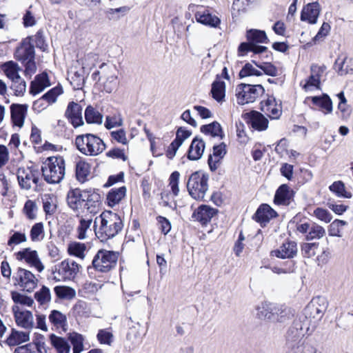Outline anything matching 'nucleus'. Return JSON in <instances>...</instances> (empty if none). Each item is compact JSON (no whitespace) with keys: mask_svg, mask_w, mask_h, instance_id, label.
Wrapping results in <instances>:
<instances>
[{"mask_svg":"<svg viewBox=\"0 0 353 353\" xmlns=\"http://www.w3.org/2000/svg\"><path fill=\"white\" fill-rule=\"evenodd\" d=\"M119 219V215L111 210H104L99 216L96 217L93 228L96 236L102 232L108 225L110 221Z\"/></svg>","mask_w":353,"mask_h":353,"instance_id":"nucleus-25","label":"nucleus"},{"mask_svg":"<svg viewBox=\"0 0 353 353\" xmlns=\"http://www.w3.org/2000/svg\"><path fill=\"white\" fill-rule=\"evenodd\" d=\"M84 117L86 123L88 124H101L103 117L93 106L89 105L85 109Z\"/></svg>","mask_w":353,"mask_h":353,"instance_id":"nucleus-39","label":"nucleus"},{"mask_svg":"<svg viewBox=\"0 0 353 353\" xmlns=\"http://www.w3.org/2000/svg\"><path fill=\"white\" fill-rule=\"evenodd\" d=\"M205 148V143L202 138L196 136L193 138L186 152L190 161H198L201 159Z\"/></svg>","mask_w":353,"mask_h":353,"instance_id":"nucleus-24","label":"nucleus"},{"mask_svg":"<svg viewBox=\"0 0 353 353\" xmlns=\"http://www.w3.org/2000/svg\"><path fill=\"white\" fill-rule=\"evenodd\" d=\"M180 173L178 171H174L171 173L169 177V186L174 196H176L179 192V183Z\"/></svg>","mask_w":353,"mask_h":353,"instance_id":"nucleus-53","label":"nucleus"},{"mask_svg":"<svg viewBox=\"0 0 353 353\" xmlns=\"http://www.w3.org/2000/svg\"><path fill=\"white\" fill-rule=\"evenodd\" d=\"M92 223V219H81L77 227V239L83 240L86 237V232Z\"/></svg>","mask_w":353,"mask_h":353,"instance_id":"nucleus-55","label":"nucleus"},{"mask_svg":"<svg viewBox=\"0 0 353 353\" xmlns=\"http://www.w3.org/2000/svg\"><path fill=\"white\" fill-rule=\"evenodd\" d=\"M12 311L16 324L24 329H32L34 326L32 313L30 310L21 311L18 305H13Z\"/></svg>","mask_w":353,"mask_h":353,"instance_id":"nucleus-18","label":"nucleus"},{"mask_svg":"<svg viewBox=\"0 0 353 353\" xmlns=\"http://www.w3.org/2000/svg\"><path fill=\"white\" fill-rule=\"evenodd\" d=\"M35 46L42 52H46L48 50V46L43 35V30L41 29L39 30L35 34Z\"/></svg>","mask_w":353,"mask_h":353,"instance_id":"nucleus-59","label":"nucleus"},{"mask_svg":"<svg viewBox=\"0 0 353 353\" xmlns=\"http://www.w3.org/2000/svg\"><path fill=\"white\" fill-rule=\"evenodd\" d=\"M313 215L319 220L327 223H330L332 219V215L329 210L321 207H318L314 210Z\"/></svg>","mask_w":353,"mask_h":353,"instance_id":"nucleus-56","label":"nucleus"},{"mask_svg":"<svg viewBox=\"0 0 353 353\" xmlns=\"http://www.w3.org/2000/svg\"><path fill=\"white\" fill-rule=\"evenodd\" d=\"M247 41L252 46H256L258 43H268L269 39L265 30L259 29H249L246 31Z\"/></svg>","mask_w":353,"mask_h":353,"instance_id":"nucleus-35","label":"nucleus"},{"mask_svg":"<svg viewBox=\"0 0 353 353\" xmlns=\"http://www.w3.org/2000/svg\"><path fill=\"white\" fill-rule=\"evenodd\" d=\"M63 92V87L61 84L52 88L42 95L43 99L48 104H52L56 102L57 97Z\"/></svg>","mask_w":353,"mask_h":353,"instance_id":"nucleus-48","label":"nucleus"},{"mask_svg":"<svg viewBox=\"0 0 353 353\" xmlns=\"http://www.w3.org/2000/svg\"><path fill=\"white\" fill-rule=\"evenodd\" d=\"M123 223L119 216V219L114 220L112 224L106 227L102 232H100L97 236L101 242L106 241L108 239H112L119 234L123 229Z\"/></svg>","mask_w":353,"mask_h":353,"instance_id":"nucleus-30","label":"nucleus"},{"mask_svg":"<svg viewBox=\"0 0 353 353\" xmlns=\"http://www.w3.org/2000/svg\"><path fill=\"white\" fill-rule=\"evenodd\" d=\"M86 246L85 243L74 241L68 244V253L70 256H74L81 259L85 258V251Z\"/></svg>","mask_w":353,"mask_h":353,"instance_id":"nucleus-44","label":"nucleus"},{"mask_svg":"<svg viewBox=\"0 0 353 353\" xmlns=\"http://www.w3.org/2000/svg\"><path fill=\"white\" fill-rule=\"evenodd\" d=\"M321 10V6L318 1L308 3L303 6L300 15L301 21L307 22L309 24H316Z\"/></svg>","mask_w":353,"mask_h":353,"instance_id":"nucleus-16","label":"nucleus"},{"mask_svg":"<svg viewBox=\"0 0 353 353\" xmlns=\"http://www.w3.org/2000/svg\"><path fill=\"white\" fill-rule=\"evenodd\" d=\"M130 10L129 6H124L117 8H108L104 11V13L109 20H118L125 15Z\"/></svg>","mask_w":353,"mask_h":353,"instance_id":"nucleus-47","label":"nucleus"},{"mask_svg":"<svg viewBox=\"0 0 353 353\" xmlns=\"http://www.w3.org/2000/svg\"><path fill=\"white\" fill-rule=\"evenodd\" d=\"M97 337L101 344L110 345L112 342L113 334L106 330H99Z\"/></svg>","mask_w":353,"mask_h":353,"instance_id":"nucleus-61","label":"nucleus"},{"mask_svg":"<svg viewBox=\"0 0 353 353\" xmlns=\"http://www.w3.org/2000/svg\"><path fill=\"white\" fill-rule=\"evenodd\" d=\"M157 221L160 225L159 229L161 233L164 235L168 234L172 229V225L170 220L165 216L159 215L157 216Z\"/></svg>","mask_w":353,"mask_h":353,"instance_id":"nucleus-60","label":"nucleus"},{"mask_svg":"<svg viewBox=\"0 0 353 353\" xmlns=\"http://www.w3.org/2000/svg\"><path fill=\"white\" fill-rule=\"evenodd\" d=\"M307 100L311 101L314 105L319 108L324 114H330L333 110V103L330 97L327 93H323L321 95L311 96L305 98L304 103Z\"/></svg>","mask_w":353,"mask_h":353,"instance_id":"nucleus-22","label":"nucleus"},{"mask_svg":"<svg viewBox=\"0 0 353 353\" xmlns=\"http://www.w3.org/2000/svg\"><path fill=\"white\" fill-rule=\"evenodd\" d=\"M49 340L58 353H70V345L65 338L52 333L49 335Z\"/></svg>","mask_w":353,"mask_h":353,"instance_id":"nucleus-38","label":"nucleus"},{"mask_svg":"<svg viewBox=\"0 0 353 353\" xmlns=\"http://www.w3.org/2000/svg\"><path fill=\"white\" fill-rule=\"evenodd\" d=\"M225 81L219 79V76H216L211 85L210 94L212 98L218 103H223L225 97Z\"/></svg>","mask_w":353,"mask_h":353,"instance_id":"nucleus-31","label":"nucleus"},{"mask_svg":"<svg viewBox=\"0 0 353 353\" xmlns=\"http://www.w3.org/2000/svg\"><path fill=\"white\" fill-rule=\"evenodd\" d=\"M37 209V205L34 201L32 200H27L23 206V213L29 220H34L36 219L34 210Z\"/></svg>","mask_w":353,"mask_h":353,"instance_id":"nucleus-57","label":"nucleus"},{"mask_svg":"<svg viewBox=\"0 0 353 353\" xmlns=\"http://www.w3.org/2000/svg\"><path fill=\"white\" fill-rule=\"evenodd\" d=\"M208 173L201 170L195 171L190 175L187 189L192 199L205 201L204 198L208 190Z\"/></svg>","mask_w":353,"mask_h":353,"instance_id":"nucleus-5","label":"nucleus"},{"mask_svg":"<svg viewBox=\"0 0 353 353\" xmlns=\"http://www.w3.org/2000/svg\"><path fill=\"white\" fill-rule=\"evenodd\" d=\"M105 154L108 157L121 159L123 161H125L128 159V157L125 154L124 149H121L117 147L110 150Z\"/></svg>","mask_w":353,"mask_h":353,"instance_id":"nucleus-64","label":"nucleus"},{"mask_svg":"<svg viewBox=\"0 0 353 353\" xmlns=\"http://www.w3.org/2000/svg\"><path fill=\"white\" fill-rule=\"evenodd\" d=\"M103 193L99 189L87 188L81 190L79 188H70L66 197L68 207L74 212H78L81 203L85 202L84 208L90 213H97L96 208L101 204V194Z\"/></svg>","mask_w":353,"mask_h":353,"instance_id":"nucleus-1","label":"nucleus"},{"mask_svg":"<svg viewBox=\"0 0 353 353\" xmlns=\"http://www.w3.org/2000/svg\"><path fill=\"white\" fill-rule=\"evenodd\" d=\"M82 110V106L77 102L70 101L68 104L64 115L74 128L84 124Z\"/></svg>","mask_w":353,"mask_h":353,"instance_id":"nucleus-15","label":"nucleus"},{"mask_svg":"<svg viewBox=\"0 0 353 353\" xmlns=\"http://www.w3.org/2000/svg\"><path fill=\"white\" fill-rule=\"evenodd\" d=\"M11 121L14 126L22 128L27 115L28 105L23 103H12L10 106Z\"/></svg>","mask_w":353,"mask_h":353,"instance_id":"nucleus-23","label":"nucleus"},{"mask_svg":"<svg viewBox=\"0 0 353 353\" xmlns=\"http://www.w3.org/2000/svg\"><path fill=\"white\" fill-rule=\"evenodd\" d=\"M316 301H311L304 308L301 314V319H309L310 321L312 319L315 321H319L323 317L325 310V305L321 304L317 305Z\"/></svg>","mask_w":353,"mask_h":353,"instance_id":"nucleus-26","label":"nucleus"},{"mask_svg":"<svg viewBox=\"0 0 353 353\" xmlns=\"http://www.w3.org/2000/svg\"><path fill=\"white\" fill-rule=\"evenodd\" d=\"M311 222L309 219L305 216H301L299 214L295 215L290 221V224L295 225L297 232L307 236L311 228Z\"/></svg>","mask_w":353,"mask_h":353,"instance_id":"nucleus-37","label":"nucleus"},{"mask_svg":"<svg viewBox=\"0 0 353 353\" xmlns=\"http://www.w3.org/2000/svg\"><path fill=\"white\" fill-rule=\"evenodd\" d=\"M32 8V6L29 7L28 9L26 10V12L24 13L22 20H23V25L25 28H29L34 26L36 23V19L32 14V12L30 11V8Z\"/></svg>","mask_w":353,"mask_h":353,"instance_id":"nucleus-63","label":"nucleus"},{"mask_svg":"<svg viewBox=\"0 0 353 353\" xmlns=\"http://www.w3.org/2000/svg\"><path fill=\"white\" fill-rule=\"evenodd\" d=\"M34 298L41 305H43L51 301V293L49 288L42 285L39 290L34 294Z\"/></svg>","mask_w":353,"mask_h":353,"instance_id":"nucleus-49","label":"nucleus"},{"mask_svg":"<svg viewBox=\"0 0 353 353\" xmlns=\"http://www.w3.org/2000/svg\"><path fill=\"white\" fill-rule=\"evenodd\" d=\"M227 145L224 142L214 145L213 153L210 154L208 157L207 163L211 172H215L221 160L227 154Z\"/></svg>","mask_w":353,"mask_h":353,"instance_id":"nucleus-17","label":"nucleus"},{"mask_svg":"<svg viewBox=\"0 0 353 353\" xmlns=\"http://www.w3.org/2000/svg\"><path fill=\"white\" fill-rule=\"evenodd\" d=\"M302 321L301 314H300L293 321L292 325L287 332L286 347L288 349V353H304L305 346L302 340L304 334L301 332Z\"/></svg>","mask_w":353,"mask_h":353,"instance_id":"nucleus-6","label":"nucleus"},{"mask_svg":"<svg viewBox=\"0 0 353 353\" xmlns=\"http://www.w3.org/2000/svg\"><path fill=\"white\" fill-rule=\"evenodd\" d=\"M200 131L201 133L205 135H210L212 137H219L220 139L225 138L223 128L216 121H214L208 124L202 125L200 127Z\"/></svg>","mask_w":353,"mask_h":353,"instance_id":"nucleus-33","label":"nucleus"},{"mask_svg":"<svg viewBox=\"0 0 353 353\" xmlns=\"http://www.w3.org/2000/svg\"><path fill=\"white\" fill-rule=\"evenodd\" d=\"M30 341V332L19 331L15 328H12L10 334L3 342L9 347L19 345L21 343Z\"/></svg>","mask_w":353,"mask_h":353,"instance_id":"nucleus-29","label":"nucleus"},{"mask_svg":"<svg viewBox=\"0 0 353 353\" xmlns=\"http://www.w3.org/2000/svg\"><path fill=\"white\" fill-rule=\"evenodd\" d=\"M49 321L55 327H63L67 325V318L65 314L57 310H52L48 316Z\"/></svg>","mask_w":353,"mask_h":353,"instance_id":"nucleus-46","label":"nucleus"},{"mask_svg":"<svg viewBox=\"0 0 353 353\" xmlns=\"http://www.w3.org/2000/svg\"><path fill=\"white\" fill-rule=\"evenodd\" d=\"M11 298L14 305H21L28 307H31L34 304V299L28 295L22 294L17 291L11 292Z\"/></svg>","mask_w":353,"mask_h":353,"instance_id":"nucleus-45","label":"nucleus"},{"mask_svg":"<svg viewBox=\"0 0 353 353\" xmlns=\"http://www.w3.org/2000/svg\"><path fill=\"white\" fill-rule=\"evenodd\" d=\"M326 67L325 65L319 66L312 64L310 67L311 74L305 79V84L303 85V89L307 90L310 88H315L316 89L321 90V77L325 72Z\"/></svg>","mask_w":353,"mask_h":353,"instance_id":"nucleus-19","label":"nucleus"},{"mask_svg":"<svg viewBox=\"0 0 353 353\" xmlns=\"http://www.w3.org/2000/svg\"><path fill=\"white\" fill-rule=\"evenodd\" d=\"M41 170L48 183H59L65 175V160L61 156L49 157L43 162Z\"/></svg>","mask_w":353,"mask_h":353,"instance_id":"nucleus-3","label":"nucleus"},{"mask_svg":"<svg viewBox=\"0 0 353 353\" xmlns=\"http://www.w3.org/2000/svg\"><path fill=\"white\" fill-rule=\"evenodd\" d=\"M241 117L254 130L261 132L268 129L269 121L260 112L252 110L248 112H243Z\"/></svg>","mask_w":353,"mask_h":353,"instance_id":"nucleus-10","label":"nucleus"},{"mask_svg":"<svg viewBox=\"0 0 353 353\" xmlns=\"http://www.w3.org/2000/svg\"><path fill=\"white\" fill-rule=\"evenodd\" d=\"M276 105L277 103L274 97L268 95L266 100L261 101L259 109L266 114L270 112V114L268 116L271 119H277L281 117L282 110L278 109Z\"/></svg>","mask_w":353,"mask_h":353,"instance_id":"nucleus-27","label":"nucleus"},{"mask_svg":"<svg viewBox=\"0 0 353 353\" xmlns=\"http://www.w3.org/2000/svg\"><path fill=\"white\" fill-rule=\"evenodd\" d=\"M307 234V236H305V239L307 241H310L314 239H320L325 235V230L321 225L312 221L311 228H310Z\"/></svg>","mask_w":353,"mask_h":353,"instance_id":"nucleus-42","label":"nucleus"},{"mask_svg":"<svg viewBox=\"0 0 353 353\" xmlns=\"http://www.w3.org/2000/svg\"><path fill=\"white\" fill-rule=\"evenodd\" d=\"M252 63L263 72L268 76L276 77L278 74L277 68L271 62H263L258 63L255 61H252Z\"/></svg>","mask_w":353,"mask_h":353,"instance_id":"nucleus-50","label":"nucleus"},{"mask_svg":"<svg viewBox=\"0 0 353 353\" xmlns=\"http://www.w3.org/2000/svg\"><path fill=\"white\" fill-rule=\"evenodd\" d=\"M127 188L124 185L110 189L106 195V205L110 208H114L125 196Z\"/></svg>","mask_w":353,"mask_h":353,"instance_id":"nucleus-32","label":"nucleus"},{"mask_svg":"<svg viewBox=\"0 0 353 353\" xmlns=\"http://www.w3.org/2000/svg\"><path fill=\"white\" fill-rule=\"evenodd\" d=\"M56 296L59 299L70 300L76 296V291L74 288L66 285H57L54 288Z\"/></svg>","mask_w":353,"mask_h":353,"instance_id":"nucleus-40","label":"nucleus"},{"mask_svg":"<svg viewBox=\"0 0 353 353\" xmlns=\"http://www.w3.org/2000/svg\"><path fill=\"white\" fill-rule=\"evenodd\" d=\"M91 165L85 160L80 159L75 165V177L81 183L88 181V176L90 174Z\"/></svg>","mask_w":353,"mask_h":353,"instance_id":"nucleus-36","label":"nucleus"},{"mask_svg":"<svg viewBox=\"0 0 353 353\" xmlns=\"http://www.w3.org/2000/svg\"><path fill=\"white\" fill-rule=\"evenodd\" d=\"M295 192L288 184L283 183L276 189L273 203L276 205L288 206L294 201Z\"/></svg>","mask_w":353,"mask_h":353,"instance_id":"nucleus-13","label":"nucleus"},{"mask_svg":"<svg viewBox=\"0 0 353 353\" xmlns=\"http://www.w3.org/2000/svg\"><path fill=\"white\" fill-rule=\"evenodd\" d=\"M319 243H302L301 244V251L304 258H311L316 254V250L319 248Z\"/></svg>","mask_w":353,"mask_h":353,"instance_id":"nucleus-52","label":"nucleus"},{"mask_svg":"<svg viewBox=\"0 0 353 353\" xmlns=\"http://www.w3.org/2000/svg\"><path fill=\"white\" fill-rule=\"evenodd\" d=\"M76 148L86 156H97L106 148V144L97 134L86 133L77 135L75 138Z\"/></svg>","mask_w":353,"mask_h":353,"instance_id":"nucleus-4","label":"nucleus"},{"mask_svg":"<svg viewBox=\"0 0 353 353\" xmlns=\"http://www.w3.org/2000/svg\"><path fill=\"white\" fill-rule=\"evenodd\" d=\"M192 135V131L185 127L176 128L174 141L182 145L183 143Z\"/></svg>","mask_w":353,"mask_h":353,"instance_id":"nucleus-54","label":"nucleus"},{"mask_svg":"<svg viewBox=\"0 0 353 353\" xmlns=\"http://www.w3.org/2000/svg\"><path fill=\"white\" fill-rule=\"evenodd\" d=\"M265 93V88L261 84L239 83L236 88V97L239 105H243L253 103Z\"/></svg>","mask_w":353,"mask_h":353,"instance_id":"nucleus-7","label":"nucleus"},{"mask_svg":"<svg viewBox=\"0 0 353 353\" xmlns=\"http://www.w3.org/2000/svg\"><path fill=\"white\" fill-rule=\"evenodd\" d=\"M219 210L208 205L201 204L195 209L192 214V219L201 225H207Z\"/></svg>","mask_w":353,"mask_h":353,"instance_id":"nucleus-14","label":"nucleus"},{"mask_svg":"<svg viewBox=\"0 0 353 353\" xmlns=\"http://www.w3.org/2000/svg\"><path fill=\"white\" fill-rule=\"evenodd\" d=\"M278 316L275 318V322L285 323L290 321L294 315V310L285 305L279 304Z\"/></svg>","mask_w":353,"mask_h":353,"instance_id":"nucleus-43","label":"nucleus"},{"mask_svg":"<svg viewBox=\"0 0 353 353\" xmlns=\"http://www.w3.org/2000/svg\"><path fill=\"white\" fill-rule=\"evenodd\" d=\"M1 68L12 83H17L21 80V77L19 74L20 68L16 62L13 61L4 62L1 64Z\"/></svg>","mask_w":353,"mask_h":353,"instance_id":"nucleus-34","label":"nucleus"},{"mask_svg":"<svg viewBox=\"0 0 353 353\" xmlns=\"http://www.w3.org/2000/svg\"><path fill=\"white\" fill-rule=\"evenodd\" d=\"M262 74V72L254 68L251 63H246L239 71L238 76L239 79H243L251 76L261 77Z\"/></svg>","mask_w":353,"mask_h":353,"instance_id":"nucleus-51","label":"nucleus"},{"mask_svg":"<svg viewBox=\"0 0 353 353\" xmlns=\"http://www.w3.org/2000/svg\"><path fill=\"white\" fill-rule=\"evenodd\" d=\"M14 58L24 67V74L30 78L37 71L35 50L30 36L23 39L14 53Z\"/></svg>","mask_w":353,"mask_h":353,"instance_id":"nucleus-2","label":"nucleus"},{"mask_svg":"<svg viewBox=\"0 0 353 353\" xmlns=\"http://www.w3.org/2000/svg\"><path fill=\"white\" fill-rule=\"evenodd\" d=\"M12 279L16 282L14 285H19L23 291L29 293L34 291L39 282V280L32 272L21 267L17 268Z\"/></svg>","mask_w":353,"mask_h":353,"instance_id":"nucleus-9","label":"nucleus"},{"mask_svg":"<svg viewBox=\"0 0 353 353\" xmlns=\"http://www.w3.org/2000/svg\"><path fill=\"white\" fill-rule=\"evenodd\" d=\"M14 254L18 261H24L30 267L34 268L39 272H41L45 268L36 250H33L30 248H26L18 251Z\"/></svg>","mask_w":353,"mask_h":353,"instance_id":"nucleus-11","label":"nucleus"},{"mask_svg":"<svg viewBox=\"0 0 353 353\" xmlns=\"http://www.w3.org/2000/svg\"><path fill=\"white\" fill-rule=\"evenodd\" d=\"M27 238L25 233L21 232H14L8 241V245L11 246L12 245H18L26 241Z\"/></svg>","mask_w":353,"mask_h":353,"instance_id":"nucleus-62","label":"nucleus"},{"mask_svg":"<svg viewBox=\"0 0 353 353\" xmlns=\"http://www.w3.org/2000/svg\"><path fill=\"white\" fill-rule=\"evenodd\" d=\"M279 216L278 212L274 210L269 204H261L252 216V219L259 223L262 228L272 220Z\"/></svg>","mask_w":353,"mask_h":353,"instance_id":"nucleus-12","label":"nucleus"},{"mask_svg":"<svg viewBox=\"0 0 353 353\" xmlns=\"http://www.w3.org/2000/svg\"><path fill=\"white\" fill-rule=\"evenodd\" d=\"M32 82L33 84H37L44 89L50 85V79L46 72H43L39 74H37Z\"/></svg>","mask_w":353,"mask_h":353,"instance_id":"nucleus-58","label":"nucleus"},{"mask_svg":"<svg viewBox=\"0 0 353 353\" xmlns=\"http://www.w3.org/2000/svg\"><path fill=\"white\" fill-rule=\"evenodd\" d=\"M297 253V244L295 241L286 240L279 248L272 250L270 255L279 259H292Z\"/></svg>","mask_w":353,"mask_h":353,"instance_id":"nucleus-21","label":"nucleus"},{"mask_svg":"<svg viewBox=\"0 0 353 353\" xmlns=\"http://www.w3.org/2000/svg\"><path fill=\"white\" fill-rule=\"evenodd\" d=\"M330 190L340 198L351 199L352 194L346 190L345 183L342 181H334L329 187Z\"/></svg>","mask_w":353,"mask_h":353,"instance_id":"nucleus-41","label":"nucleus"},{"mask_svg":"<svg viewBox=\"0 0 353 353\" xmlns=\"http://www.w3.org/2000/svg\"><path fill=\"white\" fill-rule=\"evenodd\" d=\"M194 17L198 23L211 28H218L221 23V19L213 15L208 10L196 11Z\"/></svg>","mask_w":353,"mask_h":353,"instance_id":"nucleus-28","label":"nucleus"},{"mask_svg":"<svg viewBox=\"0 0 353 353\" xmlns=\"http://www.w3.org/2000/svg\"><path fill=\"white\" fill-rule=\"evenodd\" d=\"M117 252L112 250H99L92 259V265L100 272H108L117 264Z\"/></svg>","mask_w":353,"mask_h":353,"instance_id":"nucleus-8","label":"nucleus"},{"mask_svg":"<svg viewBox=\"0 0 353 353\" xmlns=\"http://www.w3.org/2000/svg\"><path fill=\"white\" fill-rule=\"evenodd\" d=\"M278 305V303L268 301L261 303V304L256 307L257 317L260 319L275 322V318L278 316L276 314L279 310Z\"/></svg>","mask_w":353,"mask_h":353,"instance_id":"nucleus-20","label":"nucleus"}]
</instances>
